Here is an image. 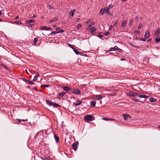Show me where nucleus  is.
<instances>
[{"label": "nucleus", "mask_w": 160, "mask_h": 160, "mask_svg": "<svg viewBox=\"0 0 160 160\" xmlns=\"http://www.w3.org/2000/svg\"><path fill=\"white\" fill-rule=\"evenodd\" d=\"M82 102L81 101H77L75 103V105L76 106H78L80 105L82 103Z\"/></svg>", "instance_id": "obj_25"}, {"label": "nucleus", "mask_w": 160, "mask_h": 160, "mask_svg": "<svg viewBox=\"0 0 160 160\" xmlns=\"http://www.w3.org/2000/svg\"><path fill=\"white\" fill-rule=\"evenodd\" d=\"M63 88L64 90L67 92H68V91H71L72 90V89H71V88L69 87L68 86H64L63 87Z\"/></svg>", "instance_id": "obj_11"}, {"label": "nucleus", "mask_w": 160, "mask_h": 160, "mask_svg": "<svg viewBox=\"0 0 160 160\" xmlns=\"http://www.w3.org/2000/svg\"><path fill=\"white\" fill-rule=\"evenodd\" d=\"M38 77H37V76H35L34 77V78L33 79V81H36L37 80V79H38Z\"/></svg>", "instance_id": "obj_40"}, {"label": "nucleus", "mask_w": 160, "mask_h": 160, "mask_svg": "<svg viewBox=\"0 0 160 160\" xmlns=\"http://www.w3.org/2000/svg\"><path fill=\"white\" fill-rule=\"evenodd\" d=\"M18 18H19V16H18L17 17H16L15 18H14V19H18Z\"/></svg>", "instance_id": "obj_62"}, {"label": "nucleus", "mask_w": 160, "mask_h": 160, "mask_svg": "<svg viewBox=\"0 0 160 160\" xmlns=\"http://www.w3.org/2000/svg\"><path fill=\"white\" fill-rule=\"evenodd\" d=\"M134 101L136 102H138L139 101V100L138 99H134Z\"/></svg>", "instance_id": "obj_60"}, {"label": "nucleus", "mask_w": 160, "mask_h": 160, "mask_svg": "<svg viewBox=\"0 0 160 160\" xmlns=\"http://www.w3.org/2000/svg\"><path fill=\"white\" fill-rule=\"evenodd\" d=\"M142 27V24H139L138 26V29H140Z\"/></svg>", "instance_id": "obj_35"}, {"label": "nucleus", "mask_w": 160, "mask_h": 160, "mask_svg": "<svg viewBox=\"0 0 160 160\" xmlns=\"http://www.w3.org/2000/svg\"><path fill=\"white\" fill-rule=\"evenodd\" d=\"M97 36L98 37H99V38H101L103 37V35H97Z\"/></svg>", "instance_id": "obj_48"}, {"label": "nucleus", "mask_w": 160, "mask_h": 160, "mask_svg": "<svg viewBox=\"0 0 160 160\" xmlns=\"http://www.w3.org/2000/svg\"><path fill=\"white\" fill-rule=\"evenodd\" d=\"M79 143L78 141L75 142L72 145V148L74 150V151H76L78 148V145Z\"/></svg>", "instance_id": "obj_3"}, {"label": "nucleus", "mask_w": 160, "mask_h": 160, "mask_svg": "<svg viewBox=\"0 0 160 160\" xmlns=\"http://www.w3.org/2000/svg\"><path fill=\"white\" fill-rule=\"evenodd\" d=\"M152 38H149L147 41V42H148L149 41H150L152 40Z\"/></svg>", "instance_id": "obj_57"}, {"label": "nucleus", "mask_w": 160, "mask_h": 160, "mask_svg": "<svg viewBox=\"0 0 160 160\" xmlns=\"http://www.w3.org/2000/svg\"><path fill=\"white\" fill-rule=\"evenodd\" d=\"M94 24L95 22H92L89 25V27H91Z\"/></svg>", "instance_id": "obj_39"}, {"label": "nucleus", "mask_w": 160, "mask_h": 160, "mask_svg": "<svg viewBox=\"0 0 160 160\" xmlns=\"http://www.w3.org/2000/svg\"><path fill=\"white\" fill-rule=\"evenodd\" d=\"M46 102L47 103L49 106H52L53 102H52L48 100H46Z\"/></svg>", "instance_id": "obj_23"}, {"label": "nucleus", "mask_w": 160, "mask_h": 160, "mask_svg": "<svg viewBox=\"0 0 160 160\" xmlns=\"http://www.w3.org/2000/svg\"><path fill=\"white\" fill-rule=\"evenodd\" d=\"M102 11V13H101V14L100 15L101 16H102L104 14V12H106L107 14L110 15L111 16L112 15H111L110 12H109V8H108L107 7H105L103 9H101L100 11L99 14H100L101 13V12Z\"/></svg>", "instance_id": "obj_1"}, {"label": "nucleus", "mask_w": 160, "mask_h": 160, "mask_svg": "<svg viewBox=\"0 0 160 160\" xmlns=\"http://www.w3.org/2000/svg\"><path fill=\"white\" fill-rule=\"evenodd\" d=\"M132 92H128V93H127V95L128 96H132Z\"/></svg>", "instance_id": "obj_30"}, {"label": "nucleus", "mask_w": 160, "mask_h": 160, "mask_svg": "<svg viewBox=\"0 0 160 160\" xmlns=\"http://www.w3.org/2000/svg\"><path fill=\"white\" fill-rule=\"evenodd\" d=\"M68 46H69V47H70L72 49H74V48L73 46L71 44H69Z\"/></svg>", "instance_id": "obj_45"}, {"label": "nucleus", "mask_w": 160, "mask_h": 160, "mask_svg": "<svg viewBox=\"0 0 160 160\" xmlns=\"http://www.w3.org/2000/svg\"><path fill=\"white\" fill-rule=\"evenodd\" d=\"M65 92H62L61 93H60L58 94V97L59 98H61L62 96H63L65 94Z\"/></svg>", "instance_id": "obj_14"}, {"label": "nucleus", "mask_w": 160, "mask_h": 160, "mask_svg": "<svg viewBox=\"0 0 160 160\" xmlns=\"http://www.w3.org/2000/svg\"><path fill=\"white\" fill-rule=\"evenodd\" d=\"M61 28L60 27H58L56 29V30L57 31H58Z\"/></svg>", "instance_id": "obj_53"}, {"label": "nucleus", "mask_w": 160, "mask_h": 160, "mask_svg": "<svg viewBox=\"0 0 160 160\" xmlns=\"http://www.w3.org/2000/svg\"><path fill=\"white\" fill-rule=\"evenodd\" d=\"M150 34L149 31H147L145 33L144 37H145L146 38H148L150 37Z\"/></svg>", "instance_id": "obj_7"}, {"label": "nucleus", "mask_w": 160, "mask_h": 160, "mask_svg": "<svg viewBox=\"0 0 160 160\" xmlns=\"http://www.w3.org/2000/svg\"><path fill=\"white\" fill-rule=\"evenodd\" d=\"M47 28V27L44 26H42V27H41L40 28V29L41 30H42L43 29H46Z\"/></svg>", "instance_id": "obj_37"}, {"label": "nucleus", "mask_w": 160, "mask_h": 160, "mask_svg": "<svg viewBox=\"0 0 160 160\" xmlns=\"http://www.w3.org/2000/svg\"><path fill=\"white\" fill-rule=\"evenodd\" d=\"M102 98V96L101 95H95L94 98L96 100H100Z\"/></svg>", "instance_id": "obj_8"}, {"label": "nucleus", "mask_w": 160, "mask_h": 160, "mask_svg": "<svg viewBox=\"0 0 160 160\" xmlns=\"http://www.w3.org/2000/svg\"><path fill=\"white\" fill-rule=\"evenodd\" d=\"M117 46H115L113 48H111L109 50L107 51L108 52L110 51H116L117 50Z\"/></svg>", "instance_id": "obj_12"}, {"label": "nucleus", "mask_w": 160, "mask_h": 160, "mask_svg": "<svg viewBox=\"0 0 160 160\" xmlns=\"http://www.w3.org/2000/svg\"><path fill=\"white\" fill-rule=\"evenodd\" d=\"M134 32L135 33H137L138 34H139L140 33V31L138 30H135L134 31Z\"/></svg>", "instance_id": "obj_32"}, {"label": "nucleus", "mask_w": 160, "mask_h": 160, "mask_svg": "<svg viewBox=\"0 0 160 160\" xmlns=\"http://www.w3.org/2000/svg\"><path fill=\"white\" fill-rule=\"evenodd\" d=\"M16 119L17 120H18L20 123L22 121V119Z\"/></svg>", "instance_id": "obj_59"}, {"label": "nucleus", "mask_w": 160, "mask_h": 160, "mask_svg": "<svg viewBox=\"0 0 160 160\" xmlns=\"http://www.w3.org/2000/svg\"><path fill=\"white\" fill-rule=\"evenodd\" d=\"M133 38H134L136 40L137 39H138V37L137 36L135 35L134 36Z\"/></svg>", "instance_id": "obj_56"}, {"label": "nucleus", "mask_w": 160, "mask_h": 160, "mask_svg": "<svg viewBox=\"0 0 160 160\" xmlns=\"http://www.w3.org/2000/svg\"><path fill=\"white\" fill-rule=\"evenodd\" d=\"M1 66H2L3 67H4V68L6 69H7V70H8V68L7 67V66H6V65H4V64H1Z\"/></svg>", "instance_id": "obj_38"}, {"label": "nucleus", "mask_w": 160, "mask_h": 160, "mask_svg": "<svg viewBox=\"0 0 160 160\" xmlns=\"http://www.w3.org/2000/svg\"><path fill=\"white\" fill-rule=\"evenodd\" d=\"M146 38H140V40L141 41H146Z\"/></svg>", "instance_id": "obj_43"}, {"label": "nucleus", "mask_w": 160, "mask_h": 160, "mask_svg": "<svg viewBox=\"0 0 160 160\" xmlns=\"http://www.w3.org/2000/svg\"><path fill=\"white\" fill-rule=\"evenodd\" d=\"M41 87H46L47 88H48L49 87V86L48 85H41Z\"/></svg>", "instance_id": "obj_46"}, {"label": "nucleus", "mask_w": 160, "mask_h": 160, "mask_svg": "<svg viewBox=\"0 0 160 160\" xmlns=\"http://www.w3.org/2000/svg\"><path fill=\"white\" fill-rule=\"evenodd\" d=\"M131 45L133 47H134V48H139L138 47V46H135V45H133V44H131Z\"/></svg>", "instance_id": "obj_52"}, {"label": "nucleus", "mask_w": 160, "mask_h": 160, "mask_svg": "<svg viewBox=\"0 0 160 160\" xmlns=\"http://www.w3.org/2000/svg\"><path fill=\"white\" fill-rule=\"evenodd\" d=\"M96 103V102L95 101H93L90 102V105L92 107H94Z\"/></svg>", "instance_id": "obj_17"}, {"label": "nucleus", "mask_w": 160, "mask_h": 160, "mask_svg": "<svg viewBox=\"0 0 160 160\" xmlns=\"http://www.w3.org/2000/svg\"><path fill=\"white\" fill-rule=\"evenodd\" d=\"M35 19L27 20L26 21V23H34L35 22Z\"/></svg>", "instance_id": "obj_9"}, {"label": "nucleus", "mask_w": 160, "mask_h": 160, "mask_svg": "<svg viewBox=\"0 0 160 160\" xmlns=\"http://www.w3.org/2000/svg\"><path fill=\"white\" fill-rule=\"evenodd\" d=\"M38 41V39L37 38H34V44H35V45L36 44V42H37Z\"/></svg>", "instance_id": "obj_31"}, {"label": "nucleus", "mask_w": 160, "mask_h": 160, "mask_svg": "<svg viewBox=\"0 0 160 160\" xmlns=\"http://www.w3.org/2000/svg\"><path fill=\"white\" fill-rule=\"evenodd\" d=\"M51 29H52V28L48 27V28H46V30H50Z\"/></svg>", "instance_id": "obj_54"}, {"label": "nucleus", "mask_w": 160, "mask_h": 160, "mask_svg": "<svg viewBox=\"0 0 160 160\" xmlns=\"http://www.w3.org/2000/svg\"><path fill=\"white\" fill-rule=\"evenodd\" d=\"M76 11V9H74L72 10L69 13V14L71 15L72 17H73L74 16V13Z\"/></svg>", "instance_id": "obj_21"}, {"label": "nucleus", "mask_w": 160, "mask_h": 160, "mask_svg": "<svg viewBox=\"0 0 160 160\" xmlns=\"http://www.w3.org/2000/svg\"><path fill=\"white\" fill-rule=\"evenodd\" d=\"M132 22H133V20L132 19V20H130V22L129 23V25L130 26L132 25Z\"/></svg>", "instance_id": "obj_42"}, {"label": "nucleus", "mask_w": 160, "mask_h": 160, "mask_svg": "<svg viewBox=\"0 0 160 160\" xmlns=\"http://www.w3.org/2000/svg\"><path fill=\"white\" fill-rule=\"evenodd\" d=\"M160 42V37H158V36H157L155 38V42L157 43Z\"/></svg>", "instance_id": "obj_19"}, {"label": "nucleus", "mask_w": 160, "mask_h": 160, "mask_svg": "<svg viewBox=\"0 0 160 160\" xmlns=\"http://www.w3.org/2000/svg\"><path fill=\"white\" fill-rule=\"evenodd\" d=\"M123 118L125 120H128V118H130L131 117L129 115L127 114H125L123 115Z\"/></svg>", "instance_id": "obj_10"}, {"label": "nucleus", "mask_w": 160, "mask_h": 160, "mask_svg": "<svg viewBox=\"0 0 160 160\" xmlns=\"http://www.w3.org/2000/svg\"><path fill=\"white\" fill-rule=\"evenodd\" d=\"M93 116L90 114L84 116V119L85 120H87L90 121L93 120Z\"/></svg>", "instance_id": "obj_2"}, {"label": "nucleus", "mask_w": 160, "mask_h": 160, "mask_svg": "<svg viewBox=\"0 0 160 160\" xmlns=\"http://www.w3.org/2000/svg\"><path fill=\"white\" fill-rule=\"evenodd\" d=\"M118 22V20H116L115 21V24H114V25L115 26H117V25Z\"/></svg>", "instance_id": "obj_44"}, {"label": "nucleus", "mask_w": 160, "mask_h": 160, "mask_svg": "<svg viewBox=\"0 0 160 160\" xmlns=\"http://www.w3.org/2000/svg\"><path fill=\"white\" fill-rule=\"evenodd\" d=\"M127 22V21H123L121 23V26L122 27H124L126 26Z\"/></svg>", "instance_id": "obj_15"}, {"label": "nucleus", "mask_w": 160, "mask_h": 160, "mask_svg": "<svg viewBox=\"0 0 160 160\" xmlns=\"http://www.w3.org/2000/svg\"><path fill=\"white\" fill-rule=\"evenodd\" d=\"M26 82H27V83H28L29 84L31 85V84H34L33 82L32 81H29L27 80H26Z\"/></svg>", "instance_id": "obj_26"}, {"label": "nucleus", "mask_w": 160, "mask_h": 160, "mask_svg": "<svg viewBox=\"0 0 160 160\" xmlns=\"http://www.w3.org/2000/svg\"><path fill=\"white\" fill-rule=\"evenodd\" d=\"M39 73H37L36 75L35 76H37V77H39Z\"/></svg>", "instance_id": "obj_61"}, {"label": "nucleus", "mask_w": 160, "mask_h": 160, "mask_svg": "<svg viewBox=\"0 0 160 160\" xmlns=\"http://www.w3.org/2000/svg\"><path fill=\"white\" fill-rule=\"evenodd\" d=\"M35 26V24H29L28 26L30 27H32L34 26Z\"/></svg>", "instance_id": "obj_41"}, {"label": "nucleus", "mask_w": 160, "mask_h": 160, "mask_svg": "<svg viewBox=\"0 0 160 160\" xmlns=\"http://www.w3.org/2000/svg\"><path fill=\"white\" fill-rule=\"evenodd\" d=\"M90 27H89V26H88V27L87 28V30H90V29H91V28H90Z\"/></svg>", "instance_id": "obj_64"}, {"label": "nucleus", "mask_w": 160, "mask_h": 160, "mask_svg": "<svg viewBox=\"0 0 160 160\" xmlns=\"http://www.w3.org/2000/svg\"><path fill=\"white\" fill-rule=\"evenodd\" d=\"M74 51V52H75V53L77 54V55H81L83 56L82 54L83 53L82 52H79L77 49L75 48H74V49H73Z\"/></svg>", "instance_id": "obj_5"}, {"label": "nucleus", "mask_w": 160, "mask_h": 160, "mask_svg": "<svg viewBox=\"0 0 160 160\" xmlns=\"http://www.w3.org/2000/svg\"><path fill=\"white\" fill-rule=\"evenodd\" d=\"M109 6V8H113V5H112V4H110L109 5V6Z\"/></svg>", "instance_id": "obj_50"}, {"label": "nucleus", "mask_w": 160, "mask_h": 160, "mask_svg": "<svg viewBox=\"0 0 160 160\" xmlns=\"http://www.w3.org/2000/svg\"><path fill=\"white\" fill-rule=\"evenodd\" d=\"M64 32V30H62L59 31L58 32H58V33L63 32Z\"/></svg>", "instance_id": "obj_51"}, {"label": "nucleus", "mask_w": 160, "mask_h": 160, "mask_svg": "<svg viewBox=\"0 0 160 160\" xmlns=\"http://www.w3.org/2000/svg\"><path fill=\"white\" fill-rule=\"evenodd\" d=\"M48 8L50 9H52V6L51 5H49L48 6Z\"/></svg>", "instance_id": "obj_55"}, {"label": "nucleus", "mask_w": 160, "mask_h": 160, "mask_svg": "<svg viewBox=\"0 0 160 160\" xmlns=\"http://www.w3.org/2000/svg\"><path fill=\"white\" fill-rule=\"evenodd\" d=\"M102 119L104 120H106V121H108H108H110V120L114 121V120H115V119H111V118H102Z\"/></svg>", "instance_id": "obj_18"}, {"label": "nucleus", "mask_w": 160, "mask_h": 160, "mask_svg": "<svg viewBox=\"0 0 160 160\" xmlns=\"http://www.w3.org/2000/svg\"><path fill=\"white\" fill-rule=\"evenodd\" d=\"M113 25H111L109 28V30H111L113 28Z\"/></svg>", "instance_id": "obj_49"}, {"label": "nucleus", "mask_w": 160, "mask_h": 160, "mask_svg": "<svg viewBox=\"0 0 160 160\" xmlns=\"http://www.w3.org/2000/svg\"><path fill=\"white\" fill-rule=\"evenodd\" d=\"M160 32V31L159 29V28H158L157 29V30L156 31V32L155 33V35L158 36Z\"/></svg>", "instance_id": "obj_24"}, {"label": "nucleus", "mask_w": 160, "mask_h": 160, "mask_svg": "<svg viewBox=\"0 0 160 160\" xmlns=\"http://www.w3.org/2000/svg\"><path fill=\"white\" fill-rule=\"evenodd\" d=\"M82 26V24H78L77 26V28L78 29H79L80 28H81Z\"/></svg>", "instance_id": "obj_33"}, {"label": "nucleus", "mask_w": 160, "mask_h": 160, "mask_svg": "<svg viewBox=\"0 0 160 160\" xmlns=\"http://www.w3.org/2000/svg\"><path fill=\"white\" fill-rule=\"evenodd\" d=\"M15 22L18 25H21L22 23L21 22L19 21H17Z\"/></svg>", "instance_id": "obj_36"}, {"label": "nucleus", "mask_w": 160, "mask_h": 160, "mask_svg": "<svg viewBox=\"0 0 160 160\" xmlns=\"http://www.w3.org/2000/svg\"><path fill=\"white\" fill-rule=\"evenodd\" d=\"M71 92L77 95H79L81 93V92L77 89H72Z\"/></svg>", "instance_id": "obj_4"}, {"label": "nucleus", "mask_w": 160, "mask_h": 160, "mask_svg": "<svg viewBox=\"0 0 160 160\" xmlns=\"http://www.w3.org/2000/svg\"><path fill=\"white\" fill-rule=\"evenodd\" d=\"M58 33V32H55V31H53V32H51L50 34H49L48 35V36H49L50 35H54L55 34H57Z\"/></svg>", "instance_id": "obj_29"}, {"label": "nucleus", "mask_w": 160, "mask_h": 160, "mask_svg": "<svg viewBox=\"0 0 160 160\" xmlns=\"http://www.w3.org/2000/svg\"><path fill=\"white\" fill-rule=\"evenodd\" d=\"M118 52H122V49H120V48H118V47H117V50Z\"/></svg>", "instance_id": "obj_34"}, {"label": "nucleus", "mask_w": 160, "mask_h": 160, "mask_svg": "<svg viewBox=\"0 0 160 160\" xmlns=\"http://www.w3.org/2000/svg\"><path fill=\"white\" fill-rule=\"evenodd\" d=\"M52 106L54 107H60V106L58 104L53 102Z\"/></svg>", "instance_id": "obj_27"}, {"label": "nucleus", "mask_w": 160, "mask_h": 160, "mask_svg": "<svg viewBox=\"0 0 160 160\" xmlns=\"http://www.w3.org/2000/svg\"><path fill=\"white\" fill-rule=\"evenodd\" d=\"M138 97L140 98H148V96L145 95H143L141 93H139Z\"/></svg>", "instance_id": "obj_6"}, {"label": "nucleus", "mask_w": 160, "mask_h": 160, "mask_svg": "<svg viewBox=\"0 0 160 160\" xmlns=\"http://www.w3.org/2000/svg\"><path fill=\"white\" fill-rule=\"evenodd\" d=\"M91 32L92 34H94L96 32V28L94 27H93L91 28Z\"/></svg>", "instance_id": "obj_13"}, {"label": "nucleus", "mask_w": 160, "mask_h": 160, "mask_svg": "<svg viewBox=\"0 0 160 160\" xmlns=\"http://www.w3.org/2000/svg\"><path fill=\"white\" fill-rule=\"evenodd\" d=\"M42 159H48V158H46V157H44L42 158Z\"/></svg>", "instance_id": "obj_58"}, {"label": "nucleus", "mask_w": 160, "mask_h": 160, "mask_svg": "<svg viewBox=\"0 0 160 160\" xmlns=\"http://www.w3.org/2000/svg\"><path fill=\"white\" fill-rule=\"evenodd\" d=\"M54 137L55 140L56 142L57 143H58L59 141V139L58 136L56 135L55 134L54 135Z\"/></svg>", "instance_id": "obj_16"}, {"label": "nucleus", "mask_w": 160, "mask_h": 160, "mask_svg": "<svg viewBox=\"0 0 160 160\" xmlns=\"http://www.w3.org/2000/svg\"><path fill=\"white\" fill-rule=\"evenodd\" d=\"M110 32H107L105 33L104 34L105 35H108L110 34Z\"/></svg>", "instance_id": "obj_47"}, {"label": "nucleus", "mask_w": 160, "mask_h": 160, "mask_svg": "<svg viewBox=\"0 0 160 160\" xmlns=\"http://www.w3.org/2000/svg\"><path fill=\"white\" fill-rule=\"evenodd\" d=\"M58 19V17H55L53 19H52L50 21V23H52L57 20Z\"/></svg>", "instance_id": "obj_20"}, {"label": "nucleus", "mask_w": 160, "mask_h": 160, "mask_svg": "<svg viewBox=\"0 0 160 160\" xmlns=\"http://www.w3.org/2000/svg\"><path fill=\"white\" fill-rule=\"evenodd\" d=\"M157 100L153 98H151L149 99V101L151 102H154L157 101Z\"/></svg>", "instance_id": "obj_22"}, {"label": "nucleus", "mask_w": 160, "mask_h": 160, "mask_svg": "<svg viewBox=\"0 0 160 160\" xmlns=\"http://www.w3.org/2000/svg\"><path fill=\"white\" fill-rule=\"evenodd\" d=\"M132 97H134V96H138L139 95V94H138V93H136V92H132Z\"/></svg>", "instance_id": "obj_28"}, {"label": "nucleus", "mask_w": 160, "mask_h": 160, "mask_svg": "<svg viewBox=\"0 0 160 160\" xmlns=\"http://www.w3.org/2000/svg\"><path fill=\"white\" fill-rule=\"evenodd\" d=\"M36 17V15H34L33 16H32V17H31V18H34Z\"/></svg>", "instance_id": "obj_63"}]
</instances>
